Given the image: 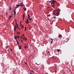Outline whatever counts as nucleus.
<instances>
[{
	"instance_id": "obj_1",
	"label": "nucleus",
	"mask_w": 74,
	"mask_h": 74,
	"mask_svg": "<svg viewBox=\"0 0 74 74\" xmlns=\"http://www.w3.org/2000/svg\"><path fill=\"white\" fill-rule=\"evenodd\" d=\"M53 12H54L53 13V15H55V16H59V12L58 11V10H53Z\"/></svg>"
},
{
	"instance_id": "obj_2",
	"label": "nucleus",
	"mask_w": 74,
	"mask_h": 74,
	"mask_svg": "<svg viewBox=\"0 0 74 74\" xmlns=\"http://www.w3.org/2000/svg\"><path fill=\"white\" fill-rule=\"evenodd\" d=\"M19 5V6H20L21 7H22L23 6V3H21L20 5Z\"/></svg>"
},
{
	"instance_id": "obj_3",
	"label": "nucleus",
	"mask_w": 74,
	"mask_h": 74,
	"mask_svg": "<svg viewBox=\"0 0 74 74\" xmlns=\"http://www.w3.org/2000/svg\"><path fill=\"white\" fill-rule=\"evenodd\" d=\"M53 1V2H52L51 3V4H54V3H55V0H52V1Z\"/></svg>"
},
{
	"instance_id": "obj_4",
	"label": "nucleus",
	"mask_w": 74,
	"mask_h": 74,
	"mask_svg": "<svg viewBox=\"0 0 74 74\" xmlns=\"http://www.w3.org/2000/svg\"><path fill=\"white\" fill-rule=\"evenodd\" d=\"M16 25H15V26L14 28V31L15 32L16 30Z\"/></svg>"
},
{
	"instance_id": "obj_5",
	"label": "nucleus",
	"mask_w": 74,
	"mask_h": 74,
	"mask_svg": "<svg viewBox=\"0 0 74 74\" xmlns=\"http://www.w3.org/2000/svg\"><path fill=\"white\" fill-rule=\"evenodd\" d=\"M16 6V7L15 8H18V7H19V5L17 4Z\"/></svg>"
},
{
	"instance_id": "obj_6",
	"label": "nucleus",
	"mask_w": 74,
	"mask_h": 74,
	"mask_svg": "<svg viewBox=\"0 0 74 74\" xmlns=\"http://www.w3.org/2000/svg\"><path fill=\"white\" fill-rule=\"evenodd\" d=\"M50 40H51V44H52V42L53 41V39H52V38H50Z\"/></svg>"
},
{
	"instance_id": "obj_7",
	"label": "nucleus",
	"mask_w": 74,
	"mask_h": 74,
	"mask_svg": "<svg viewBox=\"0 0 74 74\" xmlns=\"http://www.w3.org/2000/svg\"><path fill=\"white\" fill-rule=\"evenodd\" d=\"M28 21H29V19H27L26 22V23H27V24H28V23H29V22H28Z\"/></svg>"
},
{
	"instance_id": "obj_8",
	"label": "nucleus",
	"mask_w": 74,
	"mask_h": 74,
	"mask_svg": "<svg viewBox=\"0 0 74 74\" xmlns=\"http://www.w3.org/2000/svg\"><path fill=\"white\" fill-rule=\"evenodd\" d=\"M26 46L24 47V48H25V49H26L27 48V45L26 44H25Z\"/></svg>"
},
{
	"instance_id": "obj_9",
	"label": "nucleus",
	"mask_w": 74,
	"mask_h": 74,
	"mask_svg": "<svg viewBox=\"0 0 74 74\" xmlns=\"http://www.w3.org/2000/svg\"><path fill=\"white\" fill-rule=\"evenodd\" d=\"M23 9L25 11H26V8L23 7Z\"/></svg>"
},
{
	"instance_id": "obj_10",
	"label": "nucleus",
	"mask_w": 74,
	"mask_h": 74,
	"mask_svg": "<svg viewBox=\"0 0 74 74\" xmlns=\"http://www.w3.org/2000/svg\"><path fill=\"white\" fill-rule=\"evenodd\" d=\"M14 15H15V14H16V11H15V10H14Z\"/></svg>"
},
{
	"instance_id": "obj_11",
	"label": "nucleus",
	"mask_w": 74,
	"mask_h": 74,
	"mask_svg": "<svg viewBox=\"0 0 74 74\" xmlns=\"http://www.w3.org/2000/svg\"><path fill=\"white\" fill-rule=\"evenodd\" d=\"M23 17H25V15L24 14H23Z\"/></svg>"
},
{
	"instance_id": "obj_12",
	"label": "nucleus",
	"mask_w": 74,
	"mask_h": 74,
	"mask_svg": "<svg viewBox=\"0 0 74 74\" xmlns=\"http://www.w3.org/2000/svg\"><path fill=\"white\" fill-rule=\"evenodd\" d=\"M16 42H17V44H19V42H18V41L17 40H16Z\"/></svg>"
},
{
	"instance_id": "obj_13",
	"label": "nucleus",
	"mask_w": 74,
	"mask_h": 74,
	"mask_svg": "<svg viewBox=\"0 0 74 74\" xmlns=\"http://www.w3.org/2000/svg\"><path fill=\"white\" fill-rule=\"evenodd\" d=\"M18 47H19V49H21V47L20 45H18Z\"/></svg>"
},
{
	"instance_id": "obj_14",
	"label": "nucleus",
	"mask_w": 74,
	"mask_h": 74,
	"mask_svg": "<svg viewBox=\"0 0 74 74\" xmlns=\"http://www.w3.org/2000/svg\"><path fill=\"white\" fill-rule=\"evenodd\" d=\"M61 36H62V35H61V34H60L58 35L59 37H61Z\"/></svg>"
},
{
	"instance_id": "obj_15",
	"label": "nucleus",
	"mask_w": 74,
	"mask_h": 74,
	"mask_svg": "<svg viewBox=\"0 0 74 74\" xmlns=\"http://www.w3.org/2000/svg\"><path fill=\"white\" fill-rule=\"evenodd\" d=\"M18 38V37L17 36H14V39H15V38Z\"/></svg>"
},
{
	"instance_id": "obj_16",
	"label": "nucleus",
	"mask_w": 74,
	"mask_h": 74,
	"mask_svg": "<svg viewBox=\"0 0 74 74\" xmlns=\"http://www.w3.org/2000/svg\"><path fill=\"white\" fill-rule=\"evenodd\" d=\"M57 51L58 52H60V49H58L57 50Z\"/></svg>"
},
{
	"instance_id": "obj_17",
	"label": "nucleus",
	"mask_w": 74,
	"mask_h": 74,
	"mask_svg": "<svg viewBox=\"0 0 74 74\" xmlns=\"http://www.w3.org/2000/svg\"><path fill=\"white\" fill-rule=\"evenodd\" d=\"M25 38H23L22 40H25Z\"/></svg>"
},
{
	"instance_id": "obj_18",
	"label": "nucleus",
	"mask_w": 74,
	"mask_h": 74,
	"mask_svg": "<svg viewBox=\"0 0 74 74\" xmlns=\"http://www.w3.org/2000/svg\"><path fill=\"white\" fill-rule=\"evenodd\" d=\"M9 10H11V6H10V9H9Z\"/></svg>"
},
{
	"instance_id": "obj_19",
	"label": "nucleus",
	"mask_w": 74,
	"mask_h": 74,
	"mask_svg": "<svg viewBox=\"0 0 74 74\" xmlns=\"http://www.w3.org/2000/svg\"><path fill=\"white\" fill-rule=\"evenodd\" d=\"M25 30H26V29H27V28H26V27H25Z\"/></svg>"
},
{
	"instance_id": "obj_20",
	"label": "nucleus",
	"mask_w": 74,
	"mask_h": 74,
	"mask_svg": "<svg viewBox=\"0 0 74 74\" xmlns=\"http://www.w3.org/2000/svg\"><path fill=\"white\" fill-rule=\"evenodd\" d=\"M25 40L26 41H27V38H26L25 37Z\"/></svg>"
},
{
	"instance_id": "obj_21",
	"label": "nucleus",
	"mask_w": 74,
	"mask_h": 74,
	"mask_svg": "<svg viewBox=\"0 0 74 74\" xmlns=\"http://www.w3.org/2000/svg\"><path fill=\"white\" fill-rule=\"evenodd\" d=\"M53 18L54 19H55V18H56V16H53Z\"/></svg>"
},
{
	"instance_id": "obj_22",
	"label": "nucleus",
	"mask_w": 74,
	"mask_h": 74,
	"mask_svg": "<svg viewBox=\"0 0 74 74\" xmlns=\"http://www.w3.org/2000/svg\"><path fill=\"white\" fill-rule=\"evenodd\" d=\"M29 21H31L32 20V18H29Z\"/></svg>"
},
{
	"instance_id": "obj_23",
	"label": "nucleus",
	"mask_w": 74,
	"mask_h": 74,
	"mask_svg": "<svg viewBox=\"0 0 74 74\" xmlns=\"http://www.w3.org/2000/svg\"><path fill=\"white\" fill-rule=\"evenodd\" d=\"M21 25L22 26V28H23V27H24V26L23 25H22L21 24Z\"/></svg>"
},
{
	"instance_id": "obj_24",
	"label": "nucleus",
	"mask_w": 74,
	"mask_h": 74,
	"mask_svg": "<svg viewBox=\"0 0 74 74\" xmlns=\"http://www.w3.org/2000/svg\"><path fill=\"white\" fill-rule=\"evenodd\" d=\"M8 46L6 47V49H7L8 48Z\"/></svg>"
},
{
	"instance_id": "obj_25",
	"label": "nucleus",
	"mask_w": 74,
	"mask_h": 74,
	"mask_svg": "<svg viewBox=\"0 0 74 74\" xmlns=\"http://www.w3.org/2000/svg\"><path fill=\"white\" fill-rule=\"evenodd\" d=\"M12 49H11L10 50V51H11V52H12Z\"/></svg>"
},
{
	"instance_id": "obj_26",
	"label": "nucleus",
	"mask_w": 74,
	"mask_h": 74,
	"mask_svg": "<svg viewBox=\"0 0 74 74\" xmlns=\"http://www.w3.org/2000/svg\"><path fill=\"white\" fill-rule=\"evenodd\" d=\"M28 16H29V17L30 18V15H29L28 14Z\"/></svg>"
},
{
	"instance_id": "obj_27",
	"label": "nucleus",
	"mask_w": 74,
	"mask_h": 74,
	"mask_svg": "<svg viewBox=\"0 0 74 74\" xmlns=\"http://www.w3.org/2000/svg\"><path fill=\"white\" fill-rule=\"evenodd\" d=\"M21 38H23V37H22V36H21Z\"/></svg>"
},
{
	"instance_id": "obj_28",
	"label": "nucleus",
	"mask_w": 74,
	"mask_h": 74,
	"mask_svg": "<svg viewBox=\"0 0 74 74\" xmlns=\"http://www.w3.org/2000/svg\"><path fill=\"white\" fill-rule=\"evenodd\" d=\"M17 37H18V38H19V36H17Z\"/></svg>"
},
{
	"instance_id": "obj_29",
	"label": "nucleus",
	"mask_w": 74,
	"mask_h": 74,
	"mask_svg": "<svg viewBox=\"0 0 74 74\" xmlns=\"http://www.w3.org/2000/svg\"><path fill=\"white\" fill-rule=\"evenodd\" d=\"M51 6H52L53 7H55V6H53V5H51Z\"/></svg>"
},
{
	"instance_id": "obj_30",
	"label": "nucleus",
	"mask_w": 74,
	"mask_h": 74,
	"mask_svg": "<svg viewBox=\"0 0 74 74\" xmlns=\"http://www.w3.org/2000/svg\"><path fill=\"white\" fill-rule=\"evenodd\" d=\"M24 19H25V17H23V21L24 20Z\"/></svg>"
},
{
	"instance_id": "obj_31",
	"label": "nucleus",
	"mask_w": 74,
	"mask_h": 74,
	"mask_svg": "<svg viewBox=\"0 0 74 74\" xmlns=\"http://www.w3.org/2000/svg\"><path fill=\"white\" fill-rule=\"evenodd\" d=\"M11 17H12V16H9L10 18H11Z\"/></svg>"
},
{
	"instance_id": "obj_32",
	"label": "nucleus",
	"mask_w": 74,
	"mask_h": 74,
	"mask_svg": "<svg viewBox=\"0 0 74 74\" xmlns=\"http://www.w3.org/2000/svg\"><path fill=\"white\" fill-rule=\"evenodd\" d=\"M18 29H19V30H21V29L19 27H18Z\"/></svg>"
},
{
	"instance_id": "obj_33",
	"label": "nucleus",
	"mask_w": 74,
	"mask_h": 74,
	"mask_svg": "<svg viewBox=\"0 0 74 74\" xmlns=\"http://www.w3.org/2000/svg\"><path fill=\"white\" fill-rule=\"evenodd\" d=\"M21 28L23 30V29H22V26H21Z\"/></svg>"
},
{
	"instance_id": "obj_34",
	"label": "nucleus",
	"mask_w": 74,
	"mask_h": 74,
	"mask_svg": "<svg viewBox=\"0 0 74 74\" xmlns=\"http://www.w3.org/2000/svg\"><path fill=\"white\" fill-rule=\"evenodd\" d=\"M57 73V71H56L55 73Z\"/></svg>"
},
{
	"instance_id": "obj_35",
	"label": "nucleus",
	"mask_w": 74,
	"mask_h": 74,
	"mask_svg": "<svg viewBox=\"0 0 74 74\" xmlns=\"http://www.w3.org/2000/svg\"><path fill=\"white\" fill-rule=\"evenodd\" d=\"M15 10V7H14V10Z\"/></svg>"
},
{
	"instance_id": "obj_36",
	"label": "nucleus",
	"mask_w": 74,
	"mask_h": 74,
	"mask_svg": "<svg viewBox=\"0 0 74 74\" xmlns=\"http://www.w3.org/2000/svg\"><path fill=\"white\" fill-rule=\"evenodd\" d=\"M23 37H24V34H23Z\"/></svg>"
},
{
	"instance_id": "obj_37",
	"label": "nucleus",
	"mask_w": 74,
	"mask_h": 74,
	"mask_svg": "<svg viewBox=\"0 0 74 74\" xmlns=\"http://www.w3.org/2000/svg\"><path fill=\"white\" fill-rule=\"evenodd\" d=\"M29 18H30V17H28V18L29 19Z\"/></svg>"
},
{
	"instance_id": "obj_38",
	"label": "nucleus",
	"mask_w": 74,
	"mask_h": 74,
	"mask_svg": "<svg viewBox=\"0 0 74 74\" xmlns=\"http://www.w3.org/2000/svg\"><path fill=\"white\" fill-rule=\"evenodd\" d=\"M48 53H49V51H48Z\"/></svg>"
},
{
	"instance_id": "obj_39",
	"label": "nucleus",
	"mask_w": 74,
	"mask_h": 74,
	"mask_svg": "<svg viewBox=\"0 0 74 74\" xmlns=\"http://www.w3.org/2000/svg\"><path fill=\"white\" fill-rule=\"evenodd\" d=\"M53 5H54V6H55V4H53Z\"/></svg>"
},
{
	"instance_id": "obj_40",
	"label": "nucleus",
	"mask_w": 74,
	"mask_h": 74,
	"mask_svg": "<svg viewBox=\"0 0 74 74\" xmlns=\"http://www.w3.org/2000/svg\"><path fill=\"white\" fill-rule=\"evenodd\" d=\"M23 41V40H21V42H22Z\"/></svg>"
},
{
	"instance_id": "obj_41",
	"label": "nucleus",
	"mask_w": 74,
	"mask_h": 74,
	"mask_svg": "<svg viewBox=\"0 0 74 74\" xmlns=\"http://www.w3.org/2000/svg\"><path fill=\"white\" fill-rule=\"evenodd\" d=\"M18 25H17V27H18Z\"/></svg>"
},
{
	"instance_id": "obj_42",
	"label": "nucleus",
	"mask_w": 74,
	"mask_h": 74,
	"mask_svg": "<svg viewBox=\"0 0 74 74\" xmlns=\"http://www.w3.org/2000/svg\"><path fill=\"white\" fill-rule=\"evenodd\" d=\"M21 33H20V32H19V33H18V34H20Z\"/></svg>"
},
{
	"instance_id": "obj_43",
	"label": "nucleus",
	"mask_w": 74,
	"mask_h": 74,
	"mask_svg": "<svg viewBox=\"0 0 74 74\" xmlns=\"http://www.w3.org/2000/svg\"><path fill=\"white\" fill-rule=\"evenodd\" d=\"M59 11H60V10L59 9Z\"/></svg>"
},
{
	"instance_id": "obj_44",
	"label": "nucleus",
	"mask_w": 74,
	"mask_h": 74,
	"mask_svg": "<svg viewBox=\"0 0 74 74\" xmlns=\"http://www.w3.org/2000/svg\"><path fill=\"white\" fill-rule=\"evenodd\" d=\"M30 74H32V73H30Z\"/></svg>"
},
{
	"instance_id": "obj_45",
	"label": "nucleus",
	"mask_w": 74,
	"mask_h": 74,
	"mask_svg": "<svg viewBox=\"0 0 74 74\" xmlns=\"http://www.w3.org/2000/svg\"><path fill=\"white\" fill-rule=\"evenodd\" d=\"M6 14H8V13H6Z\"/></svg>"
},
{
	"instance_id": "obj_46",
	"label": "nucleus",
	"mask_w": 74,
	"mask_h": 74,
	"mask_svg": "<svg viewBox=\"0 0 74 74\" xmlns=\"http://www.w3.org/2000/svg\"><path fill=\"white\" fill-rule=\"evenodd\" d=\"M25 64H27V63L26 62V63H25Z\"/></svg>"
},
{
	"instance_id": "obj_47",
	"label": "nucleus",
	"mask_w": 74,
	"mask_h": 74,
	"mask_svg": "<svg viewBox=\"0 0 74 74\" xmlns=\"http://www.w3.org/2000/svg\"><path fill=\"white\" fill-rule=\"evenodd\" d=\"M20 25H21V22L20 23Z\"/></svg>"
},
{
	"instance_id": "obj_48",
	"label": "nucleus",
	"mask_w": 74,
	"mask_h": 74,
	"mask_svg": "<svg viewBox=\"0 0 74 74\" xmlns=\"http://www.w3.org/2000/svg\"><path fill=\"white\" fill-rule=\"evenodd\" d=\"M17 23H16V25H17Z\"/></svg>"
}]
</instances>
